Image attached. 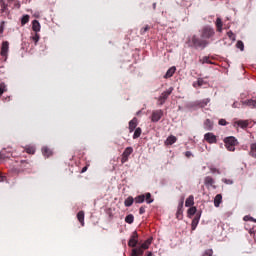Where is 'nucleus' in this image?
Masks as SVG:
<instances>
[{
    "mask_svg": "<svg viewBox=\"0 0 256 256\" xmlns=\"http://www.w3.org/2000/svg\"><path fill=\"white\" fill-rule=\"evenodd\" d=\"M225 147L227 151H235V147L237 145V140L233 136L226 137L224 139Z\"/></svg>",
    "mask_w": 256,
    "mask_h": 256,
    "instance_id": "7ed1b4c3",
    "label": "nucleus"
},
{
    "mask_svg": "<svg viewBox=\"0 0 256 256\" xmlns=\"http://www.w3.org/2000/svg\"><path fill=\"white\" fill-rule=\"evenodd\" d=\"M134 203H145V195L141 194L134 198Z\"/></svg>",
    "mask_w": 256,
    "mask_h": 256,
    "instance_id": "bb28decb",
    "label": "nucleus"
},
{
    "mask_svg": "<svg viewBox=\"0 0 256 256\" xmlns=\"http://www.w3.org/2000/svg\"><path fill=\"white\" fill-rule=\"evenodd\" d=\"M200 219H201V214H196V216L193 218L192 224H191L192 231H195L197 229Z\"/></svg>",
    "mask_w": 256,
    "mask_h": 256,
    "instance_id": "f8f14e48",
    "label": "nucleus"
},
{
    "mask_svg": "<svg viewBox=\"0 0 256 256\" xmlns=\"http://www.w3.org/2000/svg\"><path fill=\"white\" fill-rule=\"evenodd\" d=\"M202 63H203V64L207 63L208 65H211V63H213V62H211V60L209 59V57L205 56V57H203V59H202Z\"/></svg>",
    "mask_w": 256,
    "mask_h": 256,
    "instance_id": "a19ab883",
    "label": "nucleus"
},
{
    "mask_svg": "<svg viewBox=\"0 0 256 256\" xmlns=\"http://www.w3.org/2000/svg\"><path fill=\"white\" fill-rule=\"evenodd\" d=\"M161 117H163V110H156V111L152 112L151 121L153 123H157V122L161 121Z\"/></svg>",
    "mask_w": 256,
    "mask_h": 256,
    "instance_id": "1a4fd4ad",
    "label": "nucleus"
},
{
    "mask_svg": "<svg viewBox=\"0 0 256 256\" xmlns=\"http://www.w3.org/2000/svg\"><path fill=\"white\" fill-rule=\"evenodd\" d=\"M222 182L225 183L226 185H233V180L231 179L224 178L222 179Z\"/></svg>",
    "mask_w": 256,
    "mask_h": 256,
    "instance_id": "37998d69",
    "label": "nucleus"
},
{
    "mask_svg": "<svg viewBox=\"0 0 256 256\" xmlns=\"http://www.w3.org/2000/svg\"><path fill=\"white\" fill-rule=\"evenodd\" d=\"M186 44L188 47H193L194 49H205L209 45V41L202 37L199 38L197 35H192L187 38Z\"/></svg>",
    "mask_w": 256,
    "mask_h": 256,
    "instance_id": "f257e3e1",
    "label": "nucleus"
},
{
    "mask_svg": "<svg viewBox=\"0 0 256 256\" xmlns=\"http://www.w3.org/2000/svg\"><path fill=\"white\" fill-rule=\"evenodd\" d=\"M89 168V166H85V167H83L82 168V170H81V173H85L86 171H87V169Z\"/></svg>",
    "mask_w": 256,
    "mask_h": 256,
    "instance_id": "864d4df0",
    "label": "nucleus"
},
{
    "mask_svg": "<svg viewBox=\"0 0 256 256\" xmlns=\"http://www.w3.org/2000/svg\"><path fill=\"white\" fill-rule=\"evenodd\" d=\"M202 256H213V250L211 249H208L206 250Z\"/></svg>",
    "mask_w": 256,
    "mask_h": 256,
    "instance_id": "c03bdc74",
    "label": "nucleus"
},
{
    "mask_svg": "<svg viewBox=\"0 0 256 256\" xmlns=\"http://www.w3.org/2000/svg\"><path fill=\"white\" fill-rule=\"evenodd\" d=\"M215 36V29L206 26L201 30L200 37L204 39V41H207V39H211V37Z\"/></svg>",
    "mask_w": 256,
    "mask_h": 256,
    "instance_id": "f03ea898",
    "label": "nucleus"
},
{
    "mask_svg": "<svg viewBox=\"0 0 256 256\" xmlns=\"http://www.w3.org/2000/svg\"><path fill=\"white\" fill-rule=\"evenodd\" d=\"M176 219H178V221H181V219H183V210H177Z\"/></svg>",
    "mask_w": 256,
    "mask_h": 256,
    "instance_id": "58836bf2",
    "label": "nucleus"
},
{
    "mask_svg": "<svg viewBox=\"0 0 256 256\" xmlns=\"http://www.w3.org/2000/svg\"><path fill=\"white\" fill-rule=\"evenodd\" d=\"M0 55L4 58V61H7V57H9V41L2 42Z\"/></svg>",
    "mask_w": 256,
    "mask_h": 256,
    "instance_id": "20e7f679",
    "label": "nucleus"
},
{
    "mask_svg": "<svg viewBox=\"0 0 256 256\" xmlns=\"http://www.w3.org/2000/svg\"><path fill=\"white\" fill-rule=\"evenodd\" d=\"M137 243H139V234H137V231H134L130 240L128 241V246L137 247Z\"/></svg>",
    "mask_w": 256,
    "mask_h": 256,
    "instance_id": "0eeeda50",
    "label": "nucleus"
},
{
    "mask_svg": "<svg viewBox=\"0 0 256 256\" xmlns=\"http://www.w3.org/2000/svg\"><path fill=\"white\" fill-rule=\"evenodd\" d=\"M250 221H253L254 223H256V219L253 217H250Z\"/></svg>",
    "mask_w": 256,
    "mask_h": 256,
    "instance_id": "4d7b16f0",
    "label": "nucleus"
},
{
    "mask_svg": "<svg viewBox=\"0 0 256 256\" xmlns=\"http://www.w3.org/2000/svg\"><path fill=\"white\" fill-rule=\"evenodd\" d=\"M183 203H184V200L182 199L179 204H178V209L177 211H183Z\"/></svg>",
    "mask_w": 256,
    "mask_h": 256,
    "instance_id": "49530a36",
    "label": "nucleus"
},
{
    "mask_svg": "<svg viewBox=\"0 0 256 256\" xmlns=\"http://www.w3.org/2000/svg\"><path fill=\"white\" fill-rule=\"evenodd\" d=\"M166 143L168 145H173L174 143H177V137L175 136H169L166 140Z\"/></svg>",
    "mask_w": 256,
    "mask_h": 256,
    "instance_id": "c756f323",
    "label": "nucleus"
},
{
    "mask_svg": "<svg viewBox=\"0 0 256 256\" xmlns=\"http://www.w3.org/2000/svg\"><path fill=\"white\" fill-rule=\"evenodd\" d=\"M223 203V195L217 194L214 198V207H219Z\"/></svg>",
    "mask_w": 256,
    "mask_h": 256,
    "instance_id": "f3484780",
    "label": "nucleus"
},
{
    "mask_svg": "<svg viewBox=\"0 0 256 256\" xmlns=\"http://www.w3.org/2000/svg\"><path fill=\"white\" fill-rule=\"evenodd\" d=\"M42 154L44 155V157H51V155H53V151L49 147L44 146L42 148Z\"/></svg>",
    "mask_w": 256,
    "mask_h": 256,
    "instance_id": "412c9836",
    "label": "nucleus"
},
{
    "mask_svg": "<svg viewBox=\"0 0 256 256\" xmlns=\"http://www.w3.org/2000/svg\"><path fill=\"white\" fill-rule=\"evenodd\" d=\"M236 47H237V49H240V51H244L245 50V44H243V41H241V40H239L236 43Z\"/></svg>",
    "mask_w": 256,
    "mask_h": 256,
    "instance_id": "72a5a7b5",
    "label": "nucleus"
},
{
    "mask_svg": "<svg viewBox=\"0 0 256 256\" xmlns=\"http://www.w3.org/2000/svg\"><path fill=\"white\" fill-rule=\"evenodd\" d=\"M247 105H248V107L255 109L256 108V100H248Z\"/></svg>",
    "mask_w": 256,
    "mask_h": 256,
    "instance_id": "4c0bfd02",
    "label": "nucleus"
},
{
    "mask_svg": "<svg viewBox=\"0 0 256 256\" xmlns=\"http://www.w3.org/2000/svg\"><path fill=\"white\" fill-rule=\"evenodd\" d=\"M32 29L35 33H39L41 31V24L37 20H33Z\"/></svg>",
    "mask_w": 256,
    "mask_h": 256,
    "instance_id": "6ab92c4d",
    "label": "nucleus"
},
{
    "mask_svg": "<svg viewBox=\"0 0 256 256\" xmlns=\"http://www.w3.org/2000/svg\"><path fill=\"white\" fill-rule=\"evenodd\" d=\"M188 213V217H193V215H195V213H197V207H190L187 211Z\"/></svg>",
    "mask_w": 256,
    "mask_h": 256,
    "instance_id": "2f4dec72",
    "label": "nucleus"
},
{
    "mask_svg": "<svg viewBox=\"0 0 256 256\" xmlns=\"http://www.w3.org/2000/svg\"><path fill=\"white\" fill-rule=\"evenodd\" d=\"M32 41H34L35 45H37V43H39V39H41V37L39 36V34L37 32H35V34L31 37Z\"/></svg>",
    "mask_w": 256,
    "mask_h": 256,
    "instance_id": "473e14b6",
    "label": "nucleus"
},
{
    "mask_svg": "<svg viewBox=\"0 0 256 256\" xmlns=\"http://www.w3.org/2000/svg\"><path fill=\"white\" fill-rule=\"evenodd\" d=\"M193 156V153H191V151H186L185 152V157H187L188 159L190 158V157H192Z\"/></svg>",
    "mask_w": 256,
    "mask_h": 256,
    "instance_id": "3c124183",
    "label": "nucleus"
},
{
    "mask_svg": "<svg viewBox=\"0 0 256 256\" xmlns=\"http://www.w3.org/2000/svg\"><path fill=\"white\" fill-rule=\"evenodd\" d=\"M216 29L218 33H221L223 31V20H221V18L216 19Z\"/></svg>",
    "mask_w": 256,
    "mask_h": 256,
    "instance_id": "5701e85b",
    "label": "nucleus"
},
{
    "mask_svg": "<svg viewBox=\"0 0 256 256\" xmlns=\"http://www.w3.org/2000/svg\"><path fill=\"white\" fill-rule=\"evenodd\" d=\"M251 216H245L244 217V221H251V218H250Z\"/></svg>",
    "mask_w": 256,
    "mask_h": 256,
    "instance_id": "5fc2aeb1",
    "label": "nucleus"
},
{
    "mask_svg": "<svg viewBox=\"0 0 256 256\" xmlns=\"http://www.w3.org/2000/svg\"><path fill=\"white\" fill-rule=\"evenodd\" d=\"M3 93H5V90L0 87V97H1V95H3Z\"/></svg>",
    "mask_w": 256,
    "mask_h": 256,
    "instance_id": "6e6d98bb",
    "label": "nucleus"
},
{
    "mask_svg": "<svg viewBox=\"0 0 256 256\" xmlns=\"http://www.w3.org/2000/svg\"><path fill=\"white\" fill-rule=\"evenodd\" d=\"M133 153V147L125 148L124 152L122 153L121 163L122 165L129 161L130 155Z\"/></svg>",
    "mask_w": 256,
    "mask_h": 256,
    "instance_id": "423d86ee",
    "label": "nucleus"
},
{
    "mask_svg": "<svg viewBox=\"0 0 256 256\" xmlns=\"http://www.w3.org/2000/svg\"><path fill=\"white\" fill-rule=\"evenodd\" d=\"M249 155H250V157H252L253 159H256V142H255V143H252V144L250 145Z\"/></svg>",
    "mask_w": 256,
    "mask_h": 256,
    "instance_id": "aec40b11",
    "label": "nucleus"
},
{
    "mask_svg": "<svg viewBox=\"0 0 256 256\" xmlns=\"http://www.w3.org/2000/svg\"><path fill=\"white\" fill-rule=\"evenodd\" d=\"M135 129H137V118H133L130 122H129V132L133 133L135 131Z\"/></svg>",
    "mask_w": 256,
    "mask_h": 256,
    "instance_id": "2eb2a0df",
    "label": "nucleus"
},
{
    "mask_svg": "<svg viewBox=\"0 0 256 256\" xmlns=\"http://www.w3.org/2000/svg\"><path fill=\"white\" fill-rule=\"evenodd\" d=\"M232 107L236 108V107H237V103L234 102L233 105H232Z\"/></svg>",
    "mask_w": 256,
    "mask_h": 256,
    "instance_id": "052dcab7",
    "label": "nucleus"
},
{
    "mask_svg": "<svg viewBox=\"0 0 256 256\" xmlns=\"http://www.w3.org/2000/svg\"><path fill=\"white\" fill-rule=\"evenodd\" d=\"M204 185H206L207 189H209V187H212V189H217V186L215 185V179L211 176H206L204 178Z\"/></svg>",
    "mask_w": 256,
    "mask_h": 256,
    "instance_id": "6e6552de",
    "label": "nucleus"
},
{
    "mask_svg": "<svg viewBox=\"0 0 256 256\" xmlns=\"http://www.w3.org/2000/svg\"><path fill=\"white\" fill-rule=\"evenodd\" d=\"M249 234L251 235V237H253V239H255V229L251 228L249 230Z\"/></svg>",
    "mask_w": 256,
    "mask_h": 256,
    "instance_id": "8fccbe9b",
    "label": "nucleus"
},
{
    "mask_svg": "<svg viewBox=\"0 0 256 256\" xmlns=\"http://www.w3.org/2000/svg\"><path fill=\"white\" fill-rule=\"evenodd\" d=\"M149 29H151L150 25L144 26L142 29H140V35H145V33L149 31Z\"/></svg>",
    "mask_w": 256,
    "mask_h": 256,
    "instance_id": "f704fd0d",
    "label": "nucleus"
},
{
    "mask_svg": "<svg viewBox=\"0 0 256 256\" xmlns=\"http://www.w3.org/2000/svg\"><path fill=\"white\" fill-rule=\"evenodd\" d=\"M235 125L238 127H241V129H247L249 127V121L248 120H238L235 122Z\"/></svg>",
    "mask_w": 256,
    "mask_h": 256,
    "instance_id": "4468645a",
    "label": "nucleus"
},
{
    "mask_svg": "<svg viewBox=\"0 0 256 256\" xmlns=\"http://www.w3.org/2000/svg\"><path fill=\"white\" fill-rule=\"evenodd\" d=\"M195 205V197L190 195L185 201V207H193Z\"/></svg>",
    "mask_w": 256,
    "mask_h": 256,
    "instance_id": "a211bd4d",
    "label": "nucleus"
},
{
    "mask_svg": "<svg viewBox=\"0 0 256 256\" xmlns=\"http://www.w3.org/2000/svg\"><path fill=\"white\" fill-rule=\"evenodd\" d=\"M175 71H177V68L175 66L169 68L164 76L165 79H169L175 75Z\"/></svg>",
    "mask_w": 256,
    "mask_h": 256,
    "instance_id": "dca6fc26",
    "label": "nucleus"
},
{
    "mask_svg": "<svg viewBox=\"0 0 256 256\" xmlns=\"http://www.w3.org/2000/svg\"><path fill=\"white\" fill-rule=\"evenodd\" d=\"M197 85H198V87H202V85H203V79L199 78V79L197 80Z\"/></svg>",
    "mask_w": 256,
    "mask_h": 256,
    "instance_id": "603ef678",
    "label": "nucleus"
},
{
    "mask_svg": "<svg viewBox=\"0 0 256 256\" xmlns=\"http://www.w3.org/2000/svg\"><path fill=\"white\" fill-rule=\"evenodd\" d=\"M133 203H135V198H133V196H129L124 201L125 207H131V205H133Z\"/></svg>",
    "mask_w": 256,
    "mask_h": 256,
    "instance_id": "b1692460",
    "label": "nucleus"
},
{
    "mask_svg": "<svg viewBox=\"0 0 256 256\" xmlns=\"http://www.w3.org/2000/svg\"><path fill=\"white\" fill-rule=\"evenodd\" d=\"M218 123H219V125L225 126V125H227V120L226 119H220Z\"/></svg>",
    "mask_w": 256,
    "mask_h": 256,
    "instance_id": "de8ad7c7",
    "label": "nucleus"
},
{
    "mask_svg": "<svg viewBox=\"0 0 256 256\" xmlns=\"http://www.w3.org/2000/svg\"><path fill=\"white\" fill-rule=\"evenodd\" d=\"M133 221H135V216H133V214H129L125 217V222L128 223V225L133 224Z\"/></svg>",
    "mask_w": 256,
    "mask_h": 256,
    "instance_id": "c85d7f7f",
    "label": "nucleus"
},
{
    "mask_svg": "<svg viewBox=\"0 0 256 256\" xmlns=\"http://www.w3.org/2000/svg\"><path fill=\"white\" fill-rule=\"evenodd\" d=\"M215 172H217V173H219V171L217 170V169H212V173H215Z\"/></svg>",
    "mask_w": 256,
    "mask_h": 256,
    "instance_id": "13d9d810",
    "label": "nucleus"
},
{
    "mask_svg": "<svg viewBox=\"0 0 256 256\" xmlns=\"http://www.w3.org/2000/svg\"><path fill=\"white\" fill-rule=\"evenodd\" d=\"M27 23H29V15H24L21 19V24L27 25Z\"/></svg>",
    "mask_w": 256,
    "mask_h": 256,
    "instance_id": "e433bc0d",
    "label": "nucleus"
},
{
    "mask_svg": "<svg viewBox=\"0 0 256 256\" xmlns=\"http://www.w3.org/2000/svg\"><path fill=\"white\" fill-rule=\"evenodd\" d=\"M4 181H7V176H3V174L0 173V183H4Z\"/></svg>",
    "mask_w": 256,
    "mask_h": 256,
    "instance_id": "09e8293b",
    "label": "nucleus"
},
{
    "mask_svg": "<svg viewBox=\"0 0 256 256\" xmlns=\"http://www.w3.org/2000/svg\"><path fill=\"white\" fill-rule=\"evenodd\" d=\"M211 99L206 98L198 102L199 107H207L209 105Z\"/></svg>",
    "mask_w": 256,
    "mask_h": 256,
    "instance_id": "cd10ccee",
    "label": "nucleus"
},
{
    "mask_svg": "<svg viewBox=\"0 0 256 256\" xmlns=\"http://www.w3.org/2000/svg\"><path fill=\"white\" fill-rule=\"evenodd\" d=\"M77 219L79 223L81 224L82 227H85V212L84 211H79L77 213Z\"/></svg>",
    "mask_w": 256,
    "mask_h": 256,
    "instance_id": "ddd939ff",
    "label": "nucleus"
},
{
    "mask_svg": "<svg viewBox=\"0 0 256 256\" xmlns=\"http://www.w3.org/2000/svg\"><path fill=\"white\" fill-rule=\"evenodd\" d=\"M227 35L229 39H231L232 41H235V34L233 33V31H228Z\"/></svg>",
    "mask_w": 256,
    "mask_h": 256,
    "instance_id": "79ce46f5",
    "label": "nucleus"
},
{
    "mask_svg": "<svg viewBox=\"0 0 256 256\" xmlns=\"http://www.w3.org/2000/svg\"><path fill=\"white\" fill-rule=\"evenodd\" d=\"M153 241V238H148L144 243L141 244L142 249H149V246L151 245Z\"/></svg>",
    "mask_w": 256,
    "mask_h": 256,
    "instance_id": "a878e982",
    "label": "nucleus"
},
{
    "mask_svg": "<svg viewBox=\"0 0 256 256\" xmlns=\"http://www.w3.org/2000/svg\"><path fill=\"white\" fill-rule=\"evenodd\" d=\"M145 209H147V206H141V207L139 208V215H144Z\"/></svg>",
    "mask_w": 256,
    "mask_h": 256,
    "instance_id": "a18cd8bd",
    "label": "nucleus"
},
{
    "mask_svg": "<svg viewBox=\"0 0 256 256\" xmlns=\"http://www.w3.org/2000/svg\"><path fill=\"white\" fill-rule=\"evenodd\" d=\"M204 127L206 131H211V129H213V122L209 119H206L204 122Z\"/></svg>",
    "mask_w": 256,
    "mask_h": 256,
    "instance_id": "393cba45",
    "label": "nucleus"
},
{
    "mask_svg": "<svg viewBox=\"0 0 256 256\" xmlns=\"http://www.w3.org/2000/svg\"><path fill=\"white\" fill-rule=\"evenodd\" d=\"M21 165L24 169H31V164L26 160L21 161Z\"/></svg>",
    "mask_w": 256,
    "mask_h": 256,
    "instance_id": "c9c22d12",
    "label": "nucleus"
},
{
    "mask_svg": "<svg viewBox=\"0 0 256 256\" xmlns=\"http://www.w3.org/2000/svg\"><path fill=\"white\" fill-rule=\"evenodd\" d=\"M142 130L141 128H136L133 134V139H139L141 137Z\"/></svg>",
    "mask_w": 256,
    "mask_h": 256,
    "instance_id": "7c9ffc66",
    "label": "nucleus"
},
{
    "mask_svg": "<svg viewBox=\"0 0 256 256\" xmlns=\"http://www.w3.org/2000/svg\"><path fill=\"white\" fill-rule=\"evenodd\" d=\"M146 256H153L152 252H148Z\"/></svg>",
    "mask_w": 256,
    "mask_h": 256,
    "instance_id": "bf43d9fd",
    "label": "nucleus"
},
{
    "mask_svg": "<svg viewBox=\"0 0 256 256\" xmlns=\"http://www.w3.org/2000/svg\"><path fill=\"white\" fill-rule=\"evenodd\" d=\"M172 93H173V87H170L168 90L162 92V94L158 98L160 105H164L167 99H169V95H171Z\"/></svg>",
    "mask_w": 256,
    "mask_h": 256,
    "instance_id": "39448f33",
    "label": "nucleus"
},
{
    "mask_svg": "<svg viewBox=\"0 0 256 256\" xmlns=\"http://www.w3.org/2000/svg\"><path fill=\"white\" fill-rule=\"evenodd\" d=\"M204 139H205V141H207V143H210V144L217 143V136H215L211 132L206 133L204 135Z\"/></svg>",
    "mask_w": 256,
    "mask_h": 256,
    "instance_id": "9d476101",
    "label": "nucleus"
},
{
    "mask_svg": "<svg viewBox=\"0 0 256 256\" xmlns=\"http://www.w3.org/2000/svg\"><path fill=\"white\" fill-rule=\"evenodd\" d=\"M143 195H144V197H145V200H144V201H146V203H147L148 205H151V203H153V202L155 201V199H153V196L151 195V193L147 192V193H145V194H143Z\"/></svg>",
    "mask_w": 256,
    "mask_h": 256,
    "instance_id": "4be33fe9",
    "label": "nucleus"
},
{
    "mask_svg": "<svg viewBox=\"0 0 256 256\" xmlns=\"http://www.w3.org/2000/svg\"><path fill=\"white\" fill-rule=\"evenodd\" d=\"M145 248L143 246H138L132 249V256H142L145 253Z\"/></svg>",
    "mask_w": 256,
    "mask_h": 256,
    "instance_id": "9b49d317",
    "label": "nucleus"
},
{
    "mask_svg": "<svg viewBox=\"0 0 256 256\" xmlns=\"http://www.w3.org/2000/svg\"><path fill=\"white\" fill-rule=\"evenodd\" d=\"M26 153L29 155H35V149L33 147L26 148Z\"/></svg>",
    "mask_w": 256,
    "mask_h": 256,
    "instance_id": "ea45409f",
    "label": "nucleus"
}]
</instances>
